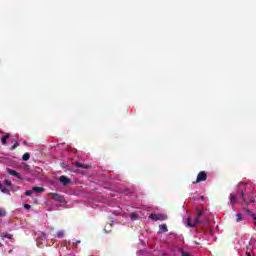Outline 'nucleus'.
Instances as JSON below:
<instances>
[{
  "label": "nucleus",
  "instance_id": "9b49d317",
  "mask_svg": "<svg viewBox=\"0 0 256 256\" xmlns=\"http://www.w3.org/2000/svg\"><path fill=\"white\" fill-rule=\"evenodd\" d=\"M159 229L160 231H162V233H167V231H169V229L167 228V224L159 225Z\"/></svg>",
  "mask_w": 256,
  "mask_h": 256
},
{
  "label": "nucleus",
  "instance_id": "412c9836",
  "mask_svg": "<svg viewBox=\"0 0 256 256\" xmlns=\"http://www.w3.org/2000/svg\"><path fill=\"white\" fill-rule=\"evenodd\" d=\"M6 212L3 209H0V217H5Z\"/></svg>",
  "mask_w": 256,
  "mask_h": 256
},
{
  "label": "nucleus",
  "instance_id": "6e6552de",
  "mask_svg": "<svg viewBox=\"0 0 256 256\" xmlns=\"http://www.w3.org/2000/svg\"><path fill=\"white\" fill-rule=\"evenodd\" d=\"M7 139H11V134L6 133L5 136L2 137L1 139L2 145H7Z\"/></svg>",
  "mask_w": 256,
  "mask_h": 256
},
{
  "label": "nucleus",
  "instance_id": "a211bd4d",
  "mask_svg": "<svg viewBox=\"0 0 256 256\" xmlns=\"http://www.w3.org/2000/svg\"><path fill=\"white\" fill-rule=\"evenodd\" d=\"M4 183H5V185H7L8 187H11V186L13 185V183H11V180H9V179H5V180H4Z\"/></svg>",
  "mask_w": 256,
  "mask_h": 256
},
{
  "label": "nucleus",
  "instance_id": "f257e3e1",
  "mask_svg": "<svg viewBox=\"0 0 256 256\" xmlns=\"http://www.w3.org/2000/svg\"><path fill=\"white\" fill-rule=\"evenodd\" d=\"M203 215H205V211L200 210L198 211V216L195 218L194 222H191V218H188L187 219L188 227H196L197 225H199V223H207L201 219Z\"/></svg>",
  "mask_w": 256,
  "mask_h": 256
},
{
  "label": "nucleus",
  "instance_id": "393cba45",
  "mask_svg": "<svg viewBox=\"0 0 256 256\" xmlns=\"http://www.w3.org/2000/svg\"><path fill=\"white\" fill-rule=\"evenodd\" d=\"M23 143H24V145H27V141H24Z\"/></svg>",
  "mask_w": 256,
  "mask_h": 256
},
{
  "label": "nucleus",
  "instance_id": "0eeeda50",
  "mask_svg": "<svg viewBox=\"0 0 256 256\" xmlns=\"http://www.w3.org/2000/svg\"><path fill=\"white\" fill-rule=\"evenodd\" d=\"M230 203L233 207V205H235V203H237V195L235 193H231L230 194Z\"/></svg>",
  "mask_w": 256,
  "mask_h": 256
},
{
  "label": "nucleus",
  "instance_id": "9d476101",
  "mask_svg": "<svg viewBox=\"0 0 256 256\" xmlns=\"http://www.w3.org/2000/svg\"><path fill=\"white\" fill-rule=\"evenodd\" d=\"M75 167H78L80 169H89V165H85V164H83L81 162H76L75 163Z\"/></svg>",
  "mask_w": 256,
  "mask_h": 256
},
{
  "label": "nucleus",
  "instance_id": "39448f33",
  "mask_svg": "<svg viewBox=\"0 0 256 256\" xmlns=\"http://www.w3.org/2000/svg\"><path fill=\"white\" fill-rule=\"evenodd\" d=\"M59 181L60 183H62L65 187L66 185H69V183H71V179L67 178V176L62 175L59 177Z\"/></svg>",
  "mask_w": 256,
  "mask_h": 256
},
{
  "label": "nucleus",
  "instance_id": "dca6fc26",
  "mask_svg": "<svg viewBox=\"0 0 256 256\" xmlns=\"http://www.w3.org/2000/svg\"><path fill=\"white\" fill-rule=\"evenodd\" d=\"M0 190L2 191V193H9V189L5 188L1 182H0Z\"/></svg>",
  "mask_w": 256,
  "mask_h": 256
},
{
  "label": "nucleus",
  "instance_id": "b1692460",
  "mask_svg": "<svg viewBox=\"0 0 256 256\" xmlns=\"http://www.w3.org/2000/svg\"><path fill=\"white\" fill-rule=\"evenodd\" d=\"M240 195H241L242 199H243V197H245V193L243 191L240 192Z\"/></svg>",
  "mask_w": 256,
  "mask_h": 256
},
{
  "label": "nucleus",
  "instance_id": "6ab92c4d",
  "mask_svg": "<svg viewBox=\"0 0 256 256\" xmlns=\"http://www.w3.org/2000/svg\"><path fill=\"white\" fill-rule=\"evenodd\" d=\"M19 147V142L15 141V143L12 145V151L17 149Z\"/></svg>",
  "mask_w": 256,
  "mask_h": 256
},
{
  "label": "nucleus",
  "instance_id": "ddd939ff",
  "mask_svg": "<svg viewBox=\"0 0 256 256\" xmlns=\"http://www.w3.org/2000/svg\"><path fill=\"white\" fill-rule=\"evenodd\" d=\"M0 237H2L3 239H13L12 234H0Z\"/></svg>",
  "mask_w": 256,
  "mask_h": 256
},
{
  "label": "nucleus",
  "instance_id": "7ed1b4c3",
  "mask_svg": "<svg viewBox=\"0 0 256 256\" xmlns=\"http://www.w3.org/2000/svg\"><path fill=\"white\" fill-rule=\"evenodd\" d=\"M49 197H51L53 199V201H56L57 203H65V197L64 196H61L57 193H49L48 194Z\"/></svg>",
  "mask_w": 256,
  "mask_h": 256
},
{
  "label": "nucleus",
  "instance_id": "2eb2a0df",
  "mask_svg": "<svg viewBox=\"0 0 256 256\" xmlns=\"http://www.w3.org/2000/svg\"><path fill=\"white\" fill-rule=\"evenodd\" d=\"M236 221L237 223H239L240 221H243V214L241 213L236 214Z\"/></svg>",
  "mask_w": 256,
  "mask_h": 256
},
{
  "label": "nucleus",
  "instance_id": "1a4fd4ad",
  "mask_svg": "<svg viewBox=\"0 0 256 256\" xmlns=\"http://www.w3.org/2000/svg\"><path fill=\"white\" fill-rule=\"evenodd\" d=\"M32 191H33L34 193H43V192H45V188L34 186V187L32 188Z\"/></svg>",
  "mask_w": 256,
  "mask_h": 256
},
{
  "label": "nucleus",
  "instance_id": "5701e85b",
  "mask_svg": "<svg viewBox=\"0 0 256 256\" xmlns=\"http://www.w3.org/2000/svg\"><path fill=\"white\" fill-rule=\"evenodd\" d=\"M24 208H26V209H31V205L25 204V205H24Z\"/></svg>",
  "mask_w": 256,
  "mask_h": 256
},
{
  "label": "nucleus",
  "instance_id": "20e7f679",
  "mask_svg": "<svg viewBox=\"0 0 256 256\" xmlns=\"http://www.w3.org/2000/svg\"><path fill=\"white\" fill-rule=\"evenodd\" d=\"M150 219H152V221H166L167 215H164V214H151L150 215Z\"/></svg>",
  "mask_w": 256,
  "mask_h": 256
},
{
  "label": "nucleus",
  "instance_id": "aec40b11",
  "mask_svg": "<svg viewBox=\"0 0 256 256\" xmlns=\"http://www.w3.org/2000/svg\"><path fill=\"white\" fill-rule=\"evenodd\" d=\"M26 197H30V195H33V190H27L25 192Z\"/></svg>",
  "mask_w": 256,
  "mask_h": 256
},
{
  "label": "nucleus",
  "instance_id": "f8f14e48",
  "mask_svg": "<svg viewBox=\"0 0 256 256\" xmlns=\"http://www.w3.org/2000/svg\"><path fill=\"white\" fill-rule=\"evenodd\" d=\"M57 237L58 239H63V237H65V231L63 230L58 231Z\"/></svg>",
  "mask_w": 256,
  "mask_h": 256
},
{
  "label": "nucleus",
  "instance_id": "4be33fe9",
  "mask_svg": "<svg viewBox=\"0 0 256 256\" xmlns=\"http://www.w3.org/2000/svg\"><path fill=\"white\" fill-rule=\"evenodd\" d=\"M182 256H191V254L189 252H182Z\"/></svg>",
  "mask_w": 256,
  "mask_h": 256
},
{
  "label": "nucleus",
  "instance_id": "bb28decb",
  "mask_svg": "<svg viewBox=\"0 0 256 256\" xmlns=\"http://www.w3.org/2000/svg\"><path fill=\"white\" fill-rule=\"evenodd\" d=\"M3 244L0 243V247L2 246Z\"/></svg>",
  "mask_w": 256,
  "mask_h": 256
},
{
  "label": "nucleus",
  "instance_id": "a878e982",
  "mask_svg": "<svg viewBox=\"0 0 256 256\" xmlns=\"http://www.w3.org/2000/svg\"><path fill=\"white\" fill-rule=\"evenodd\" d=\"M247 256H251V254H247Z\"/></svg>",
  "mask_w": 256,
  "mask_h": 256
},
{
  "label": "nucleus",
  "instance_id": "4468645a",
  "mask_svg": "<svg viewBox=\"0 0 256 256\" xmlns=\"http://www.w3.org/2000/svg\"><path fill=\"white\" fill-rule=\"evenodd\" d=\"M22 159H23V161H29V159H31V154L25 153V154L22 156Z\"/></svg>",
  "mask_w": 256,
  "mask_h": 256
},
{
  "label": "nucleus",
  "instance_id": "f3484780",
  "mask_svg": "<svg viewBox=\"0 0 256 256\" xmlns=\"http://www.w3.org/2000/svg\"><path fill=\"white\" fill-rule=\"evenodd\" d=\"M130 218H131L132 221H135V219H137V213L132 212V213L130 214Z\"/></svg>",
  "mask_w": 256,
  "mask_h": 256
},
{
  "label": "nucleus",
  "instance_id": "423d86ee",
  "mask_svg": "<svg viewBox=\"0 0 256 256\" xmlns=\"http://www.w3.org/2000/svg\"><path fill=\"white\" fill-rule=\"evenodd\" d=\"M7 173H9V175H12V177H17V179H21V174H19V172L15 171L11 168L7 169Z\"/></svg>",
  "mask_w": 256,
  "mask_h": 256
},
{
  "label": "nucleus",
  "instance_id": "f03ea898",
  "mask_svg": "<svg viewBox=\"0 0 256 256\" xmlns=\"http://www.w3.org/2000/svg\"><path fill=\"white\" fill-rule=\"evenodd\" d=\"M203 181H207V172L200 171L197 175L196 181L192 183L193 185H197V183H202Z\"/></svg>",
  "mask_w": 256,
  "mask_h": 256
}]
</instances>
